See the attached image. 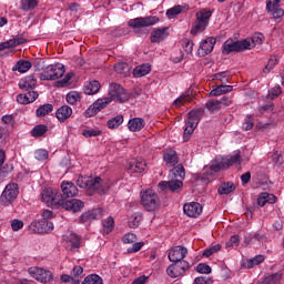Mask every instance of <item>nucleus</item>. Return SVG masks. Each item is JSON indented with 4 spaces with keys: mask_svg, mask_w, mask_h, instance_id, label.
<instances>
[{
    "mask_svg": "<svg viewBox=\"0 0 284 284\" xmlns=\"http://www.w3.org/2000/svg\"><path fill=\"white\" fill-rule=\"evenodd\" d=\"M163 161L166 163L168 168H174L179 165V154L173 149H168L163 153Z\"/></svg>",
    "mask_w": 284,
    "mask_h": 284,
    "instance_id": "20",
    "label": "nucleus"
},
{
    "mask_svg": "<svg viewBox=\"0 0 284 284\" xmlns=\"http://www.w3.org/2000/svg\"><path fill=\"white\" fill-rule=\"evenodd\" d=\"M239 235H233L231 239L226 242V247H239L240 243Z\"/></svg>",
    "mask_w": 284,
    "mask_h": 284,
    "instance_id": "61",
    "label": "nucleus"
},
{
    "mask_svg": "<svg viewBox=\"0 0 284 284\" xmlns=\"http://www.w3.org/2000/svg\"><path fill=\"white\" fill-rule=\"evenodd\" d=\"M123 243L130 244L136 241V235L134 233H128L122 237Z\"/></svg>",
    "mask_w": 284,
    "mask_h": 284,
    "instance_id": "62",
    "label": "nucleus"
},
{
    "mask_svg": "<svg viewBox=\"0 0 284 284\" xmlns=\"http://www.w3.org/2000/svg\"><path fill=\"white\" fill-rule=\"evenodd\" d=\"M221 244H215L209 248H206L203 252V256H205L206 258H210V256H212V254H216V252H221Z\"/></svg>",
    "mask_w": 284,
    "mask_h": 284,
    "instance_id": "51",
    "label": "nucleus"
},
{
    "mask_svg": "<svg viewBox=\"0 0 284 284\" xmlns=\"http://www.w3.org/2000/svg\"><path fill=\"white\" fill-rule=\"evenodd\" d=\"M203 114H205V109L203 108L194 109L187 113L186 126L184 129L185 141H189L190 135L194 134V130L199 126V122L203 119Z\"/></svg>",
    "mask_w": 284,
    "mask_h": 284,
    "instance_id": "2",
    "label": "nucleus"
},
{
    "mask_svg": "<svg viewBox=\"0 0 284 284\" xmlns=\"http://www.w3.org/2000/svg\"><path fill=\"white\" fill-rule=\"evenodd\" d=\"M123 123V115H116L106 122L109 130H116Z\"/></svg>",
    "mask_w": 284,
    "mask_h": 284,
    "instance_id": "41",
    "label": "nucleus"
},
{
    "mask_svg": "<svg viewBox=\"0 0 284 284\" xmlns=\"http://www.w3.org/2000/svg\"><path fill=\"white\" fill-rule=\"evenodd\" d=\"M266 10L272 12L274 19H281L284 17V10L278 8V3L275 0H268L266 3Z\"/></svg>",
    "mask_w": 284,
    "mask_h": 284,
    "instance_id": "23",
    "label": "nucleus"
},
{
    "mask_svg": "<svg viewBox=\"0 0 284 284\" xmlns=\"http://www.w3.org/2000/svg\"><path fill=\"white\" fill-rule=\"evenodd\" d=\"M214 45H216V38L211 37L205 39L197 50V55L207 57L214 50Z\"/></svg>",
    "mask_w": 284,
    "mask_h": 284,
    "instance_id": "13",
    "label": "nucleus"
},
{
    "mask_svg": "<svg viewBox=\"0 0 284 284\" xmlns=\"http://www.w3.org/2000/svg\"><path fill=\"white\" fill-rule=\"evenodd\" d=\"M17 196H19V184L10 183L4 187L0 201L2 205H10Z\"/></svg>",
    "mask_w": 284,
    "mask_h": 284,
    "instance_id": "9",
    "label": "nucleus"
},
{
    "mask_svg": "<svg viewBox=\"0 0 284 284\" xmlns=\"http://www.w3.org/2000/svg\"><path fill=\"white\" fill-rule=\"evenodd\" d=\"M29 274L39 281L40 283H50L52 281V272L45 268H39L37 266H32L28 270Z\"/></svg>",
    "mask_w": 284,
    "mask_h": 284,
    "instance_id": "11",
    "label": "nucleus"
},
{
    "mask_svg": "<svg viewBox=\"0 0 284 284\" xmlns=\"http://www.w3.org/2000/svg\"><path fill=\"white\" fill-rule=\"evenodd\" d=\"M37 6H39V1L37 0H21V10H23V12L34 10Z\"/></svg>",
    "mask_w": 284,
    "mask_h": 284,
    "instance_id": "35",
    "label": "nucleus"
},
{
    "mask_svg": "<svg viewBox=\"0 0 284 284\" xmlns=\"http://www.w3.org/2000/svg\"><path fill=\"white\" fill-rule=\"evenodd\" d=\"M187 270H190V263L187 261L173 262V264L166 268V273L171 278H179V276H183Z\"/></svg>",
    "mask_w": 284,
    "mask_h": 284,
    "instance_id": "10",
    "label": "nucleus"
},
{
    "mask_svg": "<svg viewBox=\"0 0 284 284\" xmlns=\"http://www.w3.org/2000/svg\"><path fill=\"white\" fill-rule=\"evenodd\" d=\"M234 163H241V152L222 158L220 162H213L210 170L211 172H221V170H227V168H231Z\"/></svg>",
    "mask_w": 284,
    "mask_h": 284,
    "instance_id": "7",
    "label": "nucleus"
},
{
    "mask_svg": "<svg viewBox=\"0 0 284 284\" xmlns=\"http://www.w3.org/2000/svg\"><path fill=\"white\" fill-rule=\"evenodd\" d=\"M47 133H48V125L38 124L32 129L31 136H34V139H40V136H45Z\"/></svg>",
    "mask_w": 284,
    "mask_h": 284,
    "instance_id": "31",
    "label": "nucleus"
},
{
    "mask_svg": "<svg viewBox=\"0 0 284 284\" xmlns=\"http://www.w3.org/2000/svg\"><path fill=\"white\" fill-rule=\"evenodd\" d=\"M109 95V99H111V101H118L119 103H125V101H130V93H128L125 89L116 83L110 84Z\"/></svg>",
    "mask_w": 284,
    "mask_h": 284,
    "instance_id": "8",
    "label": "nucleus"
},
{
    "mask_svg": "<svg viewBox=\"0 0 284 284\" xmlns=\"http://www.w3.org/2000/svg\"><path fill=\"white\" fill-rule=\"evenodd\" d=\"M114 70L118 74H128L130 72V65L125 62H119L114 65Z\"/></svg>",
    "mask_w": 284,
    "mask_h": 284,
    "instance_id": "45",
    "label": "nucleus"
},
{
    "mask_svg": "<svg viewBox=\"0 0 284 284\" xmlns=\"http://www.w3.org/2000/svg\"><path fill=\"white\" fill-rule=\"evenodd\" d=\"M190 101L191 99L189 95L182 94L173 102V105H175V108H181V105H185L186 103H190Z\"/></svg>",
    "mask_w": 284,
    "mask_h": 284,
    "instance_id": "54",
    "label": "nucleus"
},
{
    "mask_svg": "<svg viewBox=\"0 0 284 284\" xmlns=\"http://www.w3.org/2000/svg\"><path fill=\"white\" fill-rule=\"evenodd\" d=\"M84 94H97L101 90V83L97 80H93L87 83L83 88Z\"/></svg>",
    "mask_w": 284,
    "mask_h": 284,
    "instance_id": "30",
    "label": "nucleus"
},
{
    "mask_svg": "<svg viewBox=\"0 0 284 284\" xmlns=\"http://www.w3.org/2000/svg\"><path fill=\"white\" fill-rule=\"evenodd\" d=\"M263 261H265V257L263 255H256L255 257L246 261L245 267L247 270H252V267H255V265H261Z\"/></svg>",
    "mask_w": 284,
    "mask_h": 284,
    "instance_id": "39",
    "label": "nucleus"
},
{
    "mask_svg": "<svg viewBox=\"0 0 284 284\" xmlns=\"http://www.w3.org/2000/svg\"><path fill=\"white\" fill-rule=\"evenodd\" d=\"M54 110V106L50 103L43 104L37 109L36 114L37 116H47L50 112Z\"/></svg>",
    "mask_w": 284,
    "mask_h": 284,
    "instance_id": "40",
    "label": "nucleus"
},
{
    "mask_svg": "<svg viewBox=\"0 0 284 284\" xmlns=\"http://www.w3.org/2000/svg\"><path fill=\"white\" fill-rule=\"evenodd\" d=\"M21 90H34L37 88V78L34 75H28L19 82Z\"/></svg>",
    "mask_w": 284,
    "mask_h": 284,
    "instance_id": "26",
    "label": "nucleus"
},
{
    "mask_svg": "<svg viewBox=\"0 0 284 284\" xmlns=\"http://www.w3.org/2000/svg\"><path fill=\"white\" fill-rule=\"evenodd\" d=\"M82 284H103V280L99 275H89L84 278Z\"/></svg>",
    "mask_w": 284,
    "mask_h": 284,
    "instance_id": "49",
    "label": "nucleus"
},
{
    "mask_svg": "<svg viewBox=\"0 0 284 284\" xmlns=\"http://www.w3.org/2000/svg\"><path fill=\"white\" fill-rule=\"evenodd\" d=\"M42 201L48 205V207H54L59 210H67V212H81L85 204L79 199H72L79 196V189L73 182L63 181L61 183V192L57 189L48 187L42 191ZM65 199H72L67 200Z\"/></svg>",
    "mask_w": 284,
    "mask_h": 284,
    "instance_id": "1",
    "label": "nucleus"
},
{
    "mask_svg": "<svg viewBox=\"0 0 284 284\" xmlns=\"http://www.w3.org/2000/svg\"><path fill=\"white\" fill-rule=\"evenodd\" d=\"M277 63H278V60L276 59V57L271 58V59L268 60L267 65L264 68L263 72H264L265 74L270 73L271 70H274V67H275Z\"/></svg>",
    "mask_w": 284,
    "mask_h": 284,
    "instance_id": "60",
    "label": "nucleus"
},
{
    "mask_svg": "<svg viewBox=\"0 0 284 284\" xmlns=\"http://www.w3.org/2000/svg\"><path fill=\"white\" fill-rule=\"evenodd\" d=\"M182 48L184 52L187 54H192V51L194 50V42L192 40L184 39Z\"/></svg>",
    "mask_w": 284,
    "mask_h": 284,
    "instance_id": "57",
    "label": "nucleus"
},
{
    "mask_svg": "<svg viewBox=\"0 0 284 284\" xmlns=\"http://www.w3.org/2000/svg\"><path fill=\"white\" fill-rule=\"evenodd\" d=\"M183 210L186 216H190L191 219H196V216H201V212H203V206H201L199 202H191L189 204H184Z\"/></svg>",
    "mask_w": 284,
    "mask_h": 284,
    "instance_id": "15",
    "label": "nucleus"
},
{
    "mask_svg": "<svg viewBox=\"0 0 284 284\" xmlns=\"http://www.w3.org/2000/svg\"><path fill=\"white\" fill-rule=\"evenodd\" d=\"M65 74V67L61 63L48 65L40 73L41 81H57V79H61Z\"/></svg>",
    "mask_w": 284,
    "mask_h": 284,
    "instance_id": "5",
    "label": "nucleus"
},
{
    "mask_svg": "<svg viewBox=\"0 0 284 284\" xmlns=\"http://www.w3.org/2000/svg\"><path fill=\"white\" fill-rule=\"evenodd\" d=\"M230 79H232V74H230V71H223L212 75L213 81H220L223 84L230 83Z\"/></svg>",
    "mask_w": 284,
    "mask_h": 284,
    "instance_id": "32",
    "label": "nucleus"
},
{
    "mask_svg": "<svg viewBox=\"0 0 284 284\" xmlns=\"http://www.w3.org/2000/svg\"><path fill=\"white\" fill-rule=\"evenodd\" d=\"M195 284H210L212 283V280L207 276H200L194 280Z\"/></svg>",
    "mask_w": 284,
    "mask_h": 284,
    "instance_id": "64",
    "label": "nucleus"
},
{
    "mask_svg": "<svg viewBox=\"0 0 284 284\" xmlns=\"http://www.w3.org/2000/svg\"><path fill=\"white\" fill-rule=\"evenodd\" d=\"M78 101H81V95L77 91H71L67 94V102L70 103V105H74Z\"/></svg>",
    "mask_w": 284,
    "mask_h": 284,
    "instance_id": "46",
    "label": "nucleus"
},
{
    "mask_svg": "<svg viewBox=\"0 0 284 284\" xmlns=\"http://www.w3.org/2000/svg\"><path fill=\"white\" fill-rule=\"evenodd\" d=\"M232 90H234L232 85L220 84L209 93V97H221V94H227V92H232Z\"/></svg>",
    "mask_w": 284,
    "mask_h": 284,
    "instance_id": "28",
    "label": "nucleus"
},
{
    "mask_svg": "<svg viewBox=\"0 0 284 284\" xmlns=\"http://www.w3.org/2000/svg\"><path fill=\"white\" fill-rule=\"evenodd\" d=\"M85 139H92V136H101L102 132L99 129L88 128L82 131Z\"/></svg>",
    "mask_w": 284,
    "mask_h": 284,
    "instance_id": "44",
    "label": "nucleus"
},
{
    "mask_svg": "<svg viewBox=\"0 0 284 284\" xmlns=\"http://www.w3.org/2000/svg\"><path fill=\"white\" fill-rule=\"evenodd\" d=\"M146 166L145 160L132 159L128 165V172H131V174H141V172L145 171Z\"/></svg>",
    "mask_w": 284,
    "mask_h": 284,
    "instance_id": "18",
    "label": "nucleus"
},
{
    "mask_svg": "<svg viewBox=\"0 0 284 284\" xmlns=\"http://www.w3.org/2000/svg\"><path fill=\"white\" fill-rule=\"evenodd\" d=\"M141 221H143V215H141V213L132 214L129 220V227L136 230V227L141 225Z\"/></svg>",
    "mask_w": 284,
    "mask_h": 284,
    "instance_id": "34",
    "label": "nucleus"
},
{
    "mask_svg": "<svg viewBox=\"0 0 284 284\" xmlns=\"http://www.w3.org/2000/svg\"><path fill=\"white\" fill-rule=\"evenodd\" d=\"M248 41H251V48H254V45H262L263 41H265V36H263V33H255Z\"/></svg>",
    "mask_w": 284,
    "mask_h": 284,
    "instance_id": "47",
    "label": "nucleus"
},
{
    "mask_svg": "<svg viewBox=\"0 0 284 284\" xmlns=\"http://www.w3.org/2000/svg\"><path fill=\"white\" fill-rule=\"evenodd\" d=\"M141 203L143 207L146 209L148 212H154V210L159 207V194H156L154 190L148 189L141 195Z\"/></svg>",
    "mask_w": 284,
    "mask_h": 284,
    "instance_id": "6",
    "label": "nucleus"
},
{
    "mask_svg": "<svg viewBox=\"0 0 284 284\" xmlns=\"http://www.w3.org/2000/svg\"><path fill=\"white\" fill-rule=\"evenodd\" d=\"M93 103L95 104V108H98V111L101 112V110L106 108V105H109V103H112V99L111 98L98 99Z\"/></svg>",
    "mask_w": 284,
    "mask_h": 284,
    "instance_id": "48",
    "label": "nucleus"
},
{
    "mask_svg": "<svg viewBox=\"0 0 284 284\" xmlns=\"http://www.w3.org/2000/svg\"><path fill=\"white\" fill-rule=\"evenodd\" d=\"M103 180L101 178H94L89 181V193L92 194V192H97L98 194H105L108 192V187L103 186Z\"/></svg>",
    "mask_w": 284,
    "mask_h": 284,
    "instance_id": "17",
    "label": "nucleus"
},
{
    "mask_svg": "<svg viewBox=\"0 0 284 284\" xmlns=\"http://www.w3.org/2000/svg\"><path fill=\"white\" fill-rule=\"evenodd\" d=\"M99 114V108L93 103L85 111L84 116L90 119L91 116H97Z\"/></svg>",
    "mask_w": 284,
    "mask_h": 284,
    "instance_id": "53",
    "label": "nucleus"
},
{
    "mask_svg": "<svg viewBox=\"0 0 284 284\" xmlns=\"http://www.w3.org/2000/svg\"><path fill=\"white\" fill-rule=\"evenodd\" d=\"M72 250H79L81 247V237L77 233H71L69 236Z\"/></svg>",
    "mask_w": 284,
    "mask_h": 284,
    "instance_id": "42",
    "label": "nucleus"
},
{
    "mask_svg": "<svg viewBox=\"0 0 284 284\" xmlns=\"http://www.w3.org/2000/svg\"><path fill=\"white\" fill-rule=\"evenodd\" d=\"M210 17H212V11L207 9H202L196 13L197 21L205 23L206 26L210 23Z\"/></svg>",
    "mask_w": 284,
    "mask_h": 284,
    "instance_id": "33",
    "label": "nucleus"
},
{
    "mask_svg": "<svg viewBox=\"0 0 284 284\" xmlns=\"http://www.w3.org/2000/svg\"><path fill=\"white\" fill-rule=\"evenodd\" d=\"M159 23V18L154 16H149V17H140V18H134L131 19L128 22V26L130 28H133L135 34H148V30L145 28H150V26H154Z\"/></svg>",
    "mask_w": 284,
    "mask_h": 284,
    "instance_id": "3",
    "label": "nucleus"
},
{
    "mask_svg": "<svg viewBox=\"0 0 284 284\" xmlns=\"http://www.w3.org/2000/svg\"><path fill=\"white\" fill-rule=\"evenodd\" d=\"M252 128H254V120H252V118H246L242 124V129L247 131L252 130Z\"/></svg>",
    "mask_w": 284,
    "mask_h": 284,
    "instance_id": "63",
    "label": "nucleus"
},
{
    "mask_svg": "<svg viewBox=\"0 0 284 284\" xmlns=\"http://www.w3.org/2000/svg\"><path fill=\"white\" fill-rule=\"evenodd\" d=\"M206 28H207V24H205V22H201L197 20L191 29V34L196 36V34L203 32V30H205Z\"/></svg>",
    "mask_w": 284,
    "mask_h": 284,
    "instance_id": "43",
    "label": "nucleus"
},
{
    "mask_svg": "<svg viewBox=\"0 0 284 284\" xmlns=\"http://www.w3.org/2000/svg\"><path fill=\"white\" fill-rule=\"evenodd\" d=\"M101 216H103V209H93L82 213L80 221L81 223H92V221H97V219H101Z\"/></svg>",
    "mask_w": 284,
    "mask_h": 284,
    "instance_id": "19",
    "label": "nucleus"
},
{
    "mask_svg": "<svg viewBox=\"0 0 284 284\" xmlns=\"http://www.w3.org/2000/svg\"><path fill=\"white\" fill-rule=\"evenodd\" d=\"M151 71H152V67L149 63L138 65L133 70V77H135L136 79H141V77H145L146 74H150Z\"/></svg>",
    "mask_w": 284,
    "mask_h": 284,
    "instance_id": "29",
    "label": "nucleus"
},
{
    "mask_svg": "<svg viewBox=\"0 0 284 284\" xmlns=\"http://www.w3.org/2000/svg\"><path fill=\"white\" fill-rule=\"evenodd\" d=\"M173 174L175 179H185V168H183V164H178L173 169Z\"/></svg>",
    "mask_w": 284,
    "mask_h": 284,
    "instance_id": "52",
    "label": "nucleus"
},
{
    "mask_svg": "<svg viewBox=\"0 0 284 284\" xmlns=\"http://www.w3.org/2000/svg\"><path fill=\"white\" fill-rule=\"evenodd\" d=\"M234 190H236L234 182H226L219 187L217 192L219 194H230L234 192Z\"/></svg>",
    "mask_w": 284,
    "mask_h": 284,
    "instance_id": "38",
    "label": "nucleus"
},
{
    "mask_svg": "<svg viewBox=\"0 0 284 284\" xmlns=\"http://www.w3.org/2000/svg\"><path fill=\"white\" fill-rule=\"evenodd\" d=\"M187 256V248L185 246H175L169 252V261L171 263L182 262Z\"/></svg>",
    "mask_w": 284,
    "mask_h": 284,
    "instance_id": "14",
    "label": "nucleus"
},
{
    "mask_svg": "<svg viewBox=\"0 0 284 284\" xmlns=\"http://www.w3.org/2000/svg\"><path fill=\"white\" fill-rule=\"evenodd\" d=\"M281 278H283L281 273H274L266 276L260 284H277L281 282Z\"/></svg>",
    "mask_w": 284,
    "mask_h": 284,
    "instance_id": "36",
    "label": "nucleus"
},
{
    "mask_svg": "<svg viewBox=\"0 0 284 284\" xmlns=\"http://www.w3.org/2000/svg\"><path fill=\"white\" fill-rule=\"evenodd\" d=\"M196 272L199 274H212V267L205 263H200L196 266Z\"/></svg>",
    "mask_w": 284,
    "mask_h": 284,
    "instance_id": "55",
    "label": "nucleus"
},
{
    "mask_svg": "<svg viewBox=\"0 0 284 284\" xmlns=\"http://www.w3.org/2000/svg\"><path fill=\"white\" fill-rule=\"evenodd\" d=\"M160 190H170V192H179L183 187V181L181 180H171L162 181L159 183Z\"/></svg>",
    "mask_w": 284,
    "mask_h": 284,
    "instance_id": "22",
    "label": "nucleus"
},
{
    "mask_svg": "<svg viewBox=\"0 0 284 284\" xmlns=\"http://www.w3.org/2000/svg\"><path fill=\"white\" fill-rule=\"evenodd\" d=\"M245 50H252V41L244 40H233L227 39L223 44V54H231V52H245Z\"/></svg>",
    "mask_w": 284,
    "mask_h": 284,
    "instance_id": "4",
    "label": "nucleus"
},
{
    "mask_svg": "<svg viewBox=\"0 0 284 284\" xmlns=\"http://www.w3.org/2000/svg\"><path fill=\"white\" fill-rule=\"evenodd\" d=\"M183 12V6H175L166 11V16L172 19V17H176Z\"/></svg>",
    "mask_w": 284,
    "mask_h": 284,
    "instance_id": "56",
    "label": "nucleus"
},
{
    "mask_svg": "<svg viewBox=\"0 0 284 284\" xmlns=\"http://www.w3.org/2000/svg\"><path fill=\"white\" fill-rule=\"evenodd\" d=\"M170 37V32H168V27L161 29H153L151 32L150 41L151 43H161V41H165V38Z\"/></svg>",
    "mask_w": 284,
    "mask_h": 284,
    "instance_id": "21",
    "label": "nucleus"
},
{
    "mask_svg": "<svg viewBox=\"0 0 284 284\" xmlns=\"http://www.w3.org/2000/svg\"><path fill=\"white\" fill-rule=\"evenodd\" d=\"M34 156H36L37 161H45V160H48L49 153L47 150L40 149V150L36 151Z\"/></svg>",
    "mask_w": 284,
    "mask_h": 284,
    "instance_id": "58",
    "label": "nucleus"
},
{
    "mask_svg": "<svg viewBox=\"0 0 284 284\" xmlns=\"http://www.w3.org/2000/svg\"><path fill=\"white\" fill-rule=\"evenodd\" d=\"M30 230L36 234H48V232H52V230H54V224L48 220H40L31 223Z\"/></svg>",
    "mask_w": 284,
    "mask_h": 284,
    "instance_id": "12",
    "label": "nucleus"
},
{
    "mask_svg": "<svg viewBox=\"0 0 284 284\" xmlns=\"http://www.w3.org/2000/svg\"><path fill=\"white\" fill-rule=\"evenodd\" d=\"M223 105H232V101L226 97H223L221 100H211L206 102L205 108L209 112H219Z\"/></svg>",
    "mask_w": 284,
    "mask_h": 284,
    "instance_id": "16",
    "label": "nucleus"
},
{
    "mask_svg": "<svg viewBox=\"0 0 284 284\" xmlns=\"http://www.w3.org/2000/svg\"><path fill=\"white\" fill-rule=\"evenodd\" d=\"M55 116L58 121H68V119L72 116V108H70L69 105L60 106L55 112Z\"/></svg>",
    "mask_w": 284,
    "mask_h": 284,
    "instance_id": "25",
    "label": "nucleus"
},
{
    "mask_svg": "<svg viewBox=\"0 0 284 284\" xmlns=\"http://www.w3.org/2000/svg\"><path fill=\"white\" fill-rule=\"evenodd\" d=\"M32 68V62L28 60H19L12 68L13 72H20V74H26L28 70Z\"/></svg>",
    "mask_w": 284,
    "mask_h": 284,
    "instance_id": "27",
    "label": "nucleus"
},
{
    "mask_svg": "<svg viewBox=\"0 0 284 284\" xmlns=\"http://www.w3.org/2000/svg\"><path fill=\"white\" fill-rule=\"evenodd\" d=\"M105 234H110L112 230H114V219L113 217H108L103 223Z\"/></svg>",
    "mask_w": 284,
    "mask_h": 284,
    "instance_id": "50",
    "label": "nucleus"
},
{
    "mask_svg": "<svg viewBox=\"0 0 284 284\" xmlns=\"http://www.w3.org/2000/svg\"><path fill=\"white\" fill-rule=\"evenodd\" d=\"M128 128L130 132H141L145 128V120L142 118H133L129 120Z\"/></svg>",
    "mask_w": 284,
    "mask_h": 284,
    "instance_id": "24",
    "label": "nucleus"
},
{
    "mask_svg": "<svg viewBox=\"0 0 284 284\" xmlns=\"http://www.w3.org/2000/svg\"><path fill=\"white\" fill-rule=\"evenodd\" d=\"M70 274H71V277L73 278V281H75V284H79L80 278H83V266L75 265L71 270Z\"/></svg>",
    "mask_w": 284,
    "mask_h": 284,
    "instance_id": "37",
    "label": "nucleus"
},
{
    "mask_svg": "<svg viewBox=\"0 0 284 284\" xmlns=\"http://www.w3.org/2000/svg\"><path fill=\"white\" fill-rule=\"evenodd\" d=\"M78 187H81L82 190L88 187L90 185V180L85 179L84 176L80 175L75 181Z\"/></svg>",
    "mask_w": 284,
    "mask_h": 284,
    "instance_id": "59",
    "label": "nucleus"
}]
</instances>
